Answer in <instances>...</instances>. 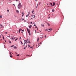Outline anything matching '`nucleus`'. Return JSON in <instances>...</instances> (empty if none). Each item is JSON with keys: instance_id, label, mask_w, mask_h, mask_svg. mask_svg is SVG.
Instances as JSON below:
<instances>
[{"instance_id": "f257e3e1", "label": "nucleus", "mask_w": 76, "mask_h": 76, "mask_svg": "<svg viewBox=\"0 0 76 76\" xmlns=\"http://www.w3.org/2000/svg\"><path fill=\"white\" fill-rule=\"evenodd\" d=\"M18 9H20V8L22 7V5H21V4L20 3H19L18 5Z\"/></svg>"}, {"instance_id": "f03ea898", "label": "nucleus", "mask_w": 76, "mask_h": 76, "mask_svg": "<svg viewBox=\"0 0 76 76\" xmlns=\"http://www.w3.org/2000/svg\"><path fill=\"white\" fill-rule=\"evenodd\" d=\"M28 39H27L26 40H25V43H24V45L25 44H27V43H28Z\"/></svg>"}, {"instance_id": "7ed1b4c3", "label": "nucleus", "mask_w": 76, "mask_h": 76, "mask_svg": "<svg viewBox=\"0 0 76 76\" xmlns=\"http://www.w3.org/2000/svg\"><path fill=\"white\" fill-rule=\"evenodd\" d=\"M52 30V29L50 28V29H49L48 30V32H51V30Z\"/></svg>"}, {"instance_id": "20e7f679", "label": "nucleus", "mask_w": 76, "mask_h": 76, "mask_svg": "<svg viewBox=\"0 0 76 76\" xmlns=\"http://www.w3.org/2000/svg\"><path fill=\"white\" fill-rule=\"evenodd\" d=\"M20 31H22V29H19V30L18 32H19V33H20Z\"/></svg>"}, {"instance_id": "39448f33", "label": "nucleus", "mask_w": 76, "mask_h": 76, "mask_svg": "<svg viewBox=\"0 0 76 76\" xmlns=\"http://www.w3.org/2000/svg\"><path fill=\"white\" fill-rule=\"evenodd\" d=\"M14 48L15 49H17V48H17V47L16 46H14Z\"/></svg>"}, {"instance_id": "423d86ee", "label": "nucleus", "mask_w": 76, "mask_h": 76, "mask_svg": "<svg viewBox=\"0 0 76 76\" xmlns=\"http://www.w3.org/2000/svg\"><path fill=\"white\" fill-rule=\"evenodd\" d=\"M16 12L17 13H19V11H18V10H16Z\"/></svg>"}, {"instance_id": "0eeeda50", "label": "nucleus", "mask_w": 76, "mask_h": 76, "mask_svg": "<svg viewBox=\"0 0 76 76\" xmlns=\"http://www.w3.org/2000/svg\"><path fill=\"white\" fill-rule=\"evenodd\" d=\"M53 5L52 6H55V4H55V3L53 2Z\"/></svg>"}, {"instance_id": "6e6552de", "label": "nucleus", "mask_w": 76, "mask_h": 76, "mask_svg": "<svg viewBox=\"0 0 76 76\" xmlns=\"http://www.w3.org/2000/svg\"><path fill=\"white\" fill-rule=\"evenodd\" d=\"M27 32H28V33H29V29H28V28H27Z\"/></svg>"}, {"instance_id": "1a4fd4ad", "label": "nucleus", "mask_w": 76, "mask_h": 76, "mask_svg": "<svg viewBox=\"0 0 76 76\" xmlns=\"http://www.w3.org/2000/svg\"><path fill=\"white\" fill-rule=\"evenodd\" d=\"M50 5H51L52 6H53V4H52V3H50Z\"/></svg>"}, {"instance_id": "9d476101", "label": "nucleus", "mask_w": 76, "mask_h": 76, "mask_svg": "<svg viewBox=\"0 0 76 76\" xmlns=\"http://www.w3.org/2000/svg\"><path fill=\"white\" fill-rule=\"evenodd\" d=\"M15 39V37H13L12 38V40H13V39Z\"/></svg>"}, {"instance_id": "9b49d317", "label": "nucleus", "mask_w": 76, "mask_h": 76, "mask_svg": "<svg viewBox=\"0 0 76 76\" xmlns=\"http://www.w3.org/2000/svg\"><path fill=\"white\" fill-rule=\"evenodd\" d=\"M30 14V12H28V15H27V16H29Z\"/></svg>"}, {"instance_id": "f8f14e48", "label": "nucleus", "mask_w": 76, "mask_h": 76, "mask_svg": "<svg viewBox=\"0 0 76 76\" xmlns=\"http://www.w3.org/2000/svg\"><path fill=\"white\" fill-rule=\"evenodd\" d=\"M31 27H32V26H31V25H30V26H29V28H31Z\"/></svg>"}, {"instance_id": "ddd939ff", "label": "nucleus", "mask_w": 76, "mask_h": 76, "mask_svg": "<svg viewBox=\"0 0 76 76\" xmlns=\"http://www.w3.org/2000/svg\"><path fill=\"white\" fill-rule=\"evenodd\" d=\"M22 14L23 15H22V17L23 16V15H24L23 12H22Z\"/></svg>"}, {"instance_id": "4468645a", "label": "nucleus", "mask_w": 76, "mask_h": 76, "mask_svg": "<svg viewBox=\"0 0 76 76\" xmlns=\"http://www.w3.org/2000/svg\"><path fill=\"white\" fill-rule=\"evenodd\" d=\"M34 12V10H33L32 12V13H33Z\"/></svg>"}, {"instance_id": "2eb2a0df", "label": "nucleus", "mask_w": 76, "mask_h": 76, "mask_svg": "<svg viewBox=\"0 0 76 76\" xmlns=\"http://www.w3.org/2000/svg\"><path fill=\"white\" fill-rule=\"evenodd\" d=\"M2 15H0V18H2Z\"/></svg>"}, {"instance_id": "dca6fc26", "label": "nucleus", "mask_w": 76, "mask_h": 76, "mask_svg": "<svg viewBox=\"0 0 76 76\" xmlns=\"http://www.w3.org/2000/svg\"><path fill=\"white\" fill-rule=\"evenodd\" d=\"M0 26H1V28H3V26H2V25L0 24Z\"/></svg>"}, {"instance_id": "f3484780", "label": "nucleus", "mask_w": 76, "mask_h": 76, "mask_svg": "<svg viewBox=\"0 0 76 76\" xmlns=\"http://www.w3.org/2000/svg\"><path fill=\"white\" fill-rule=\"evenodd\" d=\"M55 10H52V12H54Z\"/></svg>"}, {"instance_id": "a211bd4d", "label": "nucleus", "mask_w": 76, "mask_h": 76, "mask_svg": "<svg viewBox=\"0 0 76 76\" xmlns=\"http://www.w3.org/2000/svg\"><path fill=\"white\" fill-rule=\"evenodd\" d=\"M43 38V34L42 35V37H40V38Z\"/></svg>"}, {"instance_id": "6ab92c4d", "label": "nucleus", "mask_w": 76, "mask_h": 76, "mask_svg": "<svg viewBox=\"0 0 76 76\" xmlns=\"http://www.w3.org/2000/svg\"><path fill=\"white\" fill-rule=\"evenodd\" d=\"M39 41V38H38L37 39V41Z\"/></svg>"}, {"instance_id": "aec40b11", "label": "nucleus", "mask_w": 76, "mask_h": 76, "mask_svg": "<svg viewBox=\"0 0 76 76\" xmlns=\"http://www.w3.org/2000/svg\"><path fill=\"white\" fill-rule=\"evenodd\" d=\"M47 24H48V26H50V25L49 24V23H47Z\"/></svg>"}, {"instance_id": "412c9836", "label": "nucleus", "mask_w": 76, "mask_h": 76, "mask_svg": "<svg viewBox=\"0 0 76 76\" xmlns=\"http://www.w3.org/2000/svg\"><path fill=\"white\" fill-rule=\"evenodd\" d=\"M41 25H42V26H44V24H42Z\"/></svg>"}, {"instance_id": "4be33fe9", "label": "nucleus", "mask_w": 76, "mask_h": 76, "mask_svg": "<svg viewBox=\"0 0 76 76\" xmlns=\"http://www.w3.org/2000/svg\"><path fill=\"white\" fill-rule=\"evenodd\" d=\"M10 55H12V54L11 53V52H10Z\"/></svg>"}, {"instance_id": "5701e85b", "label": "nucleus", "mask_w": 76, "mask_h": 76, "mask_svg": "<svg viewBox=\"0 0 76 76\" xmlns=\"http://www.w3.org/2000/svg\"><path fill=\"white\" fill-rule=\"evenodd\" d=\"M39 5L40 6H41V2H39Z\"/></svg>"}, {"instance_id": "b1692460", "label": "nucleus", "mask_w": 76, "mask_h": 76, "mask_svg": "<svg viewBox=\"0 0 76 76\" xmlns=\"http://www.w3.org/2000/svg\"><path fill=\"white\" fill-rule=\"evenodd\" d=\"M17 39H16L15 40V41H16Z\"/></svg>"}, {"instance_id": "393cba45", "label": "nucleus", "mask_w": 76, "mask_h": 76, "mask_svg": "<svg viewBox=\"0 0 76 76\" xmlns=\"http://www.w3.org/2000/svg\"><path fill=\"white\" fill-rule=\"evenodd\" d=\"M20 55L18 54L17 55V56H19Z\"/></svg>"}, {"instance_id": "a878e982", "label": "nucleus", "mask_w": 76, "mask_h": 76, "mask_svg": "<svg viewBox=\"0 0 76 76\" xmlns=\"http://www.w3.org/2000/svg\"><path fill=\"white\" fill-rule=\"evenodd\" d=\"M21 38V37H20V39H19V41H20V40Z\"/></svg>"}, {"instance_id": "bb28decb", "label": "nucleus", "mask_w": 76, "mask_h": 76, "mask_svg": "<svg viewBox=\"0 0 76 76\" xmlns=\"http://www.w3.org/2000/svg\"><path fill=\"white\" fill-rule=\"evenodd\" d=\"M9 42L10 43H11V41H9Z\"/></svg>"}, {"instance_id": "cd10ccee", "label": "nucleus", "mask_w": 76, "mask_h": 76, "mask_svg": "<svg viewBox=\"0 0 76 76\" xmlns=\"http://www.w3.org/2000/svg\"><path fill=\"white\" fill-rule=\"evenodd\" d=\"M24 49H26V47H24V48H23Z\"/></svg>"}, {"instance_id": "c85d7f7f", "label": "nucleus", "mask_w": 76, "mask_h": 76, "mask_svg": "<svg viewBox=\"0 0 76 76\" xmlns=\"http://www.w3.org/2000/svg\"><path fill=\"white\" fill-rule=\"evenodd\" d=\"M34 15H31V16H32V17H33V16H34Z\"/></svg>"}, {"instance_id": "c756f323", "label": "nucleus", "mask_w": 76, "mask_h": 76, "mask_svg": "<svg viewBox=\"0 0 76 76\" xmlns=\"http://www.w3.org/2000/svg\"><path fill=\"white\" fill-rule=\"evenodd\" d=\"M10 57H12V56H10Z\"/></svg>"}, {"instance_id": "7c9ffc66", "label": "nucleus", "mask_w": 76, "mask_h": 76, "mask_svg": "<svg viewBox=\"0 0 76 76\" xmlns=\"http://www.w3.org/2000/svg\"><path fill=\"white\" fill-rule=\"evenodd\" d=\"M28 46L29 47H30V45H28Z\"/></svg>"}, {"instance_id": "2f4dec72", "label": "nucleus", "mask_w": 76, "mask_h": 76, "mask_svg": "<svg viewBox=\"0 0 76 76\" xmlns=\"http://www.w3.org/2000/svg\"><path fill=\"white\" fill-rule=\"evenodd\" d=\"M7 11L9 12V10H7Z\"/></svg>"}, {"instance_id": "473e14b6", "label": "nucleus", "mask_w": 76, "mask_h": 76, "mask_svg": "<svg viewBox=\"0 0 76 76\" xmlns=\"http://www.w3.org/2000/svg\"><path fill=\"white\" fill-rule=\"evenodd\" d=\"M27 56H30V57H31V55H28Z\"/></svg>"}, {"instance_id": "72a5a7b5", "label": "nucleus", "mask_w": 76, "mask_h": 76, "mask_svg": "<svg viewBox=\"0 0 76 76\" xmlns=\"http://www.w3.org/2000/svg\"><path fill=\"white\" fill-rule=\"evenodd\" d=\"M35 15H34V18H35Z\"/></svg>"}, {"instance_id": "f704fd0d", "label": "nucleus", "mask_w": 76, "mask_h": 76, "mask_svg": "<svg viewBox=\"0 0 76 76\" xmlns=\"http://www.w3.org/2000/svg\"><path fill=\"white\" fill-rule=\"evenodd\" d=\"M48 7H50V6H47Z\"/></svg>"}, {"instance_id": "c9c22d12", "label": "nucleus", "mask_w": 76, "mask_h": 76, "mask_svg": "<svg viewBox=\"0 0 76 76\" xmlns=\"http://www.w3.org/2000/svg\"><path fill=\"white\" fill-rule=\"evenodd\" d=\"M45 31H48V29H47L46 30H45Z\"/></svg>"}, {"instance_id": "e433bc0d", "label": "nucleus", "mask_w": 76, "mask_h": 76, "mask_svg": "<svg viewBox=\"0 0 76 76\" xmlns=\"http://www.w3.org/2000/svg\"><path fill=\"white\" fill-rule=\"evenodd\" d=\"M30 48H32V47H30Z\"/></svg>"}, {"instance_id": "4c0bfd02", "label": "nucleus", "mask_w": 76, "mask_h": 76, "mask_svg": "<svg viewBox=\"0 0 76 76\" xmlns=\"http://www.w3.org/2000/svg\"><path fill=\"white\" fill-rule=\"evenodd\" d=\"M37 6L38 7V4H37Z\"/></svg>"}, {"instance_id": "58836bf2", "label": "nucleus", "mask_w": 76, "mask_h": 76, "mask_svg": "<svg viewBox=\"0 0 76 76\" xmlns=\"http://www.w3.org/2000/svg\"><path fill=\"white\" fill-rule=\"evenodd\" d=\"M34 26H36V25H35V24H34Z\"/></svg>"}, {"instance_id": "ea45409f", "label": "nucleus", "mask_w": 76, "mask_h": 76, "mask_svg": "<svg viewBox=\"0 0 76 76\" xmlns=\"http://www.w3.org/2000/svg\"><path fill=\"white\" fill-rule=\"evenodd\" d=\"M3 39H4V36L3 37Z\"/></svg>"}, {"instance_id": "a19ab883", "label": "nucleus", "mask_w": 76, "mask_h": 76, "mask_svg": "<svg viewBox=\"0 0 76 76\" xmlns=\"http://www.w3.org/2000/svg\"><path fill=\"white\" fill-rule=\"evenodd\" d=\"M5 34H7V32H6L5 33Z\"/></svg>"}, {"instance_id": "79ce46f5", "label": "nucleus", "mask_w": 76, "mask_h": 76, "mask_svg": "<svg viewBox=\"0 0 76 76\" xmlns=\"http://www.w3.org/2000/svg\"><path fill=\"white\" fill-rule=\"evenodd\" d=\"M34 1H37V0H34Z\"/></svg>"}, {"instance_id": "37998d69", "label": "nucleus", "mask_w": 76, "mask_h": 76, "mask_svg": "<svg viewBox=\"0 0 76 76\" xmlns=\"http://www.w3.org/2000/svg\"><path fill=\"white\" fill-rule=\"evenodd\" d=\"M28 43H31L29 41H28Z\"/></svg>"}, {"instance_id": "c03bdc74", "label": "nucleus", "mask_w": 76, "mask_h": 76, "mask_svg": "<svg viewBox=\"0 0 76 76\" xmlns=\"http://www.w3.org/2000/svg\"><path fill=\"white\" fill-rule=\"evenodd\" d=\"M16 1H18V0H16Z\"/></svg>"}, {"instance_id": "a18cd8bd", "label": "nucleus", "mask_w": 76, "mask_h": 76, "mask_svg": "<svg viewBox=\"0 0 76 76\" xmlns=\"http://www.w3.org/2000/svg\"><path fill=\"white\" fill-rule=\"evenodd\" d=\"M10 37V36H8V37Z\"/></svg>"}, {"instance_id": "49530a36", "label": "nucleus", "mask_w": 76, "mask_h": 76, "mask_svg": "<svg viewBox=\"0 0 76 76\" xmlns=\"http://www.w3.org/2000/svg\"><path fill=\"white\" fill-rule=\"evenodd\" d=\"M30 34H31V33H30V32H29V35H30Z\"/></svg>"}, {"instance_id": "de8ad7c7", "label": "nucleus", "mask_w": 76, "mask_h": 76, "mask_svg": "<svg viewBox=\"0 0 76 76\" xmlns=\"http://www.w3.org/2000/svg\"><path fill=\"white\" fill-rule=\"evenodd\" d=\"M13 46H14V45H12V46H11V47H13Z\"/></svg>"}, {"instance_id": "09e8293b", "label": "nucleus", "mask_w": 76, "mask_h": 76, "mask_svg": "<svg viewBox=\"0 0 76 76\" xmlns=\"http://www.w3.org/2000/svg\"><path fill=\"white\" fill-rule=\"evenodd\" d=\"M50 17H49L48 18V19H50Z\"/></svg>"}, {"instance_id": "8fccbe9b", "label": "nucleus", "mask_w": 76, "mask_h": 76, "mask_svg": "<svg viewBox=\"0 0 76 76\" xmlns=\"http://www.w3.org/2000/svg\"><path fill=\"white\" fill-rule=\"evenodd\" d=\"M13 5H14V6H15V4H13Z\"/></svg>"}, {"instance_id": "3c124183", "label": "nucleus", "mask_w": 76, "mask_h": 76, "mask_svg": "<svg viewBox=\"0 0 76 76\" xmlns=\"http://www.w3.org/2000/svg\"><path fill=\"white\" fill-rule=\"evenodd\" d=\"M28 15H26V17H28Z\"/></svg>"}, {"instance_id": "603ef678", "label": "nucleus", "mask_w": 76, "mask_h": 76, "mask_svg": "<svg viewBox=\"0 0 76 76\" xmlns=\"http://www.w3.org/2000/svg\"><path fill=\"white\" fill-rule=\"evenodd\" d=\"M22 31H23H23H24V30H22Z\"/></svg>"}, {"instance_id": "864d4df0", "label": "nucleus", "mask_w": 76, "mask_h": 76, "mask_svg": "<svg viewBox=\"0 0 76 76\" xmlns=\"http://www.w3.org/2000/svg\"><path fill=\"white\" fill-rule=\"evenodd\" d=\"M36 9H37V7L36 6Z\"/></svg>"}, {"instance_id": "5fc2aeb1", "label": "nucleus", "mask_w": 76, "mask_h": 76, "mask_svg": "<svg viewBox=\"0 0 76 76\" xmlns=\"http://www.w3.org/2000/svg\"><path fill=\"white\" fill-rule=\"evenodd\" d=\"M21 44H22V42H21Z\"/></svg>"}, {"instance_id": "6e6d98bb", "label": "nucleus", "mask_w": 76, "mask_h": 76, "mask_svg": "<svg viewBox=\"0 0 76 76\" xmlns=\"http://www.w3.org/2000/svg\"><path fill=\"white\" fill-rule=\"evenodd\" d=\"M45 38H46L47 37V36H45Z\"/></svg>"}, {"instance_id": "4d7b16f0", "label": "nucleus", "mask_w": 76, "mask_h": 76, "mask_svg": "<svg viewBox=\"0 0 76 76\" xmlns=\"http://www.w3.org/2000/svg\"><path fill=\"white\" fill-rule=\"evenodd\" d=\"M35 28H37V27L36 26V27H35Z\"/></svg>"}, {"instance_id": "13d9d810", "label": "nucleus", "mask_w": 76, "mask_h": 76, "mask_svg": "<svg viewBox=\"0 0 76 76\" xmlns=\"http://www.w3.org/2000/svg\"><path fill=\"white\" fill-rule=\"evenodd\" d=\"M37 30H38V28H37Z\"/></svg>"}, {"instance_id": "bf43d9fd", "label": "nucleus", "mask_w": 76, "mask_h": 76, "mask_svg": "<svg viewBox=\"0 0 76 76\" xmlns=\"http://www.w3.org/2000/svg\"><path fill=\"white\" fill-rule=\"evenodd\" d=\"M31 24L32 23V22H31Z\"/></svg>"}, {"instance_id": "052dcab7", "label": "nucleus", "mask_w": 76, "mask_h": 76, "mask_svg": "<svg viewBox=\"0 0 76 76\" xmlns=\"http://www.w3.org/2000/svg\"><path fill=\"white\" fill-rule=\"evenodd\" d=\"M26 47H27V46H26Z\"/></svg>"}, {"instance_id": "680f3d73", "label": "nucleus", "mask_w": 76, "mask_h": 76, "mask_svg": "<svg viewBox=\"0 0 76 76\" xmlns=\"http://www.w3.org/2000/svg\"><path fill=\"white\" fill-rule=\"evenodd\" d=\"M22 19V20H24V19Z\"/></svg>"}, {"instance_id": "e2e57ef3", "label": "nucleus", "mask_w": 76, "mask_h": 76, "mask_svg": "<svg viewBox=\"0 0 76 76\" xmlns=\"http://www.w3.org/2000/svg\"><path fill=\"white\" fill-rule=\"evenodd\" d=\"M21 33H22V34H23V32H22Z\"/></svg>"}, {"instance_id": "0e129e2a", "label": "nucleus", "mask_w": 76, "mask_h": 76, "mask_svg": "<svg viewBox=\"0 0 76 76\" xmlns=\"http://www.w3.org/2000/svg\"><path fill=\"white\" fill-rule=\"evenodd\" d=\"M1 37V36L0 35V38Z\"/></svg>"}, {"instance_id": "69168bd1", "label": "nucleus", "mask_w": 76, "mask_h": 76, "mask_svg": "<svg viewBox=\"0 0 76 76\" xmlns=\"http://www.w3.org/2000/svg\"><path fill=\"white\" fill-rule=\"evenodd\" d=\"M47 4L48 5V4Z\"/></svg>"}, {"instance_id": "338daca9", "label": "nucleus", "mask_w": 76, "mask_h": 76, "mask_svg": "<svg viewBox=\"0 0 76 76\" xmlns=\"http://www.w3.org/2000/svg\"><path fill=\"white\" fill-rule=\"evenodd\" d=\"M5 42H6V40H5Z\"/></svg>"}, {"instance_id": "774afa93", "label": "nucleus", "mask_w": 76, "mask_h": 76, "mask_svg": "<svg viewBox=\"0 0 76 76\" xmlns=\"http://www.w3.org/2000/svg\"><path fill=\"white\" fill-rule=\"evenodd\" d=\"M15 54H17V53H15Z\"/></svg>"}]
</instances>
